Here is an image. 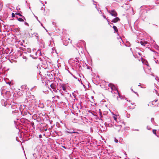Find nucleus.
<instances>
[{
	"instance_id": "nucleus-11",
	"label": "nucleus",
	"mask_w": 159,
	"mask_h": 159,
	"mask_svg": "<svg viewBox=\"0 0 159 159\" xmlns=\"http://www.w3.org/2000/svg\"><path fill=\"white\" fill-rule=\"evenodd\" d=\"M61 89H60L59 90L61 92V89H62L64 91H66V87L64 85H61Z\"/></svg>"
},
{
	"instance_id": "nucleus-1",
	"label": "nucleus",
	"mask_w": 159,
	"mask_h": 159,
	"mask_svg": "<svg viewBox=\"0 0 159 159\" xmlns=\"http://www.w3.org/2000/svg\"><path fill=\"white\" fill-rule=\"evenodd\" d=\"M57 85L58 84L56 82L50 84V87L52 89V91L55 93L57 92L58 90Z\"/></svg>"
},
{
	"instance_id": "nucleus-30",
	"label": "nucleus",
	"mask_w": 159,
	"mask_h": 159,
	"mask_svg": "<svg viewBox=\"0 0 159 159\" xmlns=\"http://www.w3.org/2000/svg\"><path fill=\"white\" fill-rule=\"evenodd\" d=\"M15 14L13 13H12V17H15Z\"/></svg>"
},
{
	"instance_id": "nucleus-29",
	"label": "nucleus",
	"mask_w": 159,
	"mask_h": 159,
	"mask_svg": "<svg viewBox=\"0 0 159 159\" xmlns=\"http://www.w3.org/2000/svg\"><path fill=\"white\" fill-rule=\"evenodd\" d=\"M147 129L148 130H150L151 129V128L149 126H148L147 127Z\"/></svg>"
},
{
	"instance_id": "nucleus-18",
	"label": "nucleus",
	"mask_w": 159,
	"mask_h": 159,
	"mask_svg": "<svg viewBox=\"0 0 159 159\" xmlns=\"http://www.w3.org/2000/svg\"><path fill=\"white\" fill-rule=\"evenodd\" d=\"M39 107H40L42 108H44V106L43 103H39Z\"/></svg>"
},
{
	"instance_id": "nucleus-5",
	"label": "nucleus",
	"mask_w": 159,
	"mask_h": 159,
	"mask_svg": "<svg viewBox=\"0 0 159 159\" xmlns=\"http://www.w3.org/2000/svg\"><path fill=\"white\" fill-rule=\"evenodd\" d=\"M151 68L150 67L148 66L145 69H144V71L146 73L150 74L152 76H153V73L151 72Z\"/></svg>"
},
{
	"instance_id": "nucleus-44",
	"label": "nucleus",
	"mask_w": 159,
	"mask_h": 159,
	"mask_svg": "<svg viewBox=\"0 0 159 159\" xmlns=\"http://www.w3.org/2000/svg\"><path fill=\"white\" fill-rule=\"evenodd\" d=\"M36 17V19H37V18H38L37 17Z\"/></svg>"
},
{
	"instance_id": "nucleus-31",
	"label": "nucleus",
	"mask_w": 159,
	"mask_h": 159,
	"mask_svg": "<svg viewBox=\"0 0 159 159\" xmlns=\"http://www.w3.org/2000/svg\"><path fill=\"white\" fill-rule=\"evenodd\" d=\"M24 23H25V25H27V26H29V24H28L27 23V22H24Z\"/></svg>"
},
{
	"instance_id": "nucleus-17",
	"label": "nucleus",
	"mask_w": 159,
	"mask_h": 159,
	"mask_svg": "<svg viewBox=\"0 0 159 159\" xmlns=\"http://www.w3.org/2000/svg\"><path fill=\"white\" fill-rule=\"evenodd\" d=\"M33 35L36 37V38L37 39H39V36L38 34L34 33L33 34Z\"/></svg>"
},
{
	"instance_id": "nucleus-36",
	"label": "nucleus",
	"mask_w": 159,
	"mask_h": 159,
	"mask_svg": "<svg viewBox=\"0 0 159 159\" xmlns=\"http://www.w3.org/2000/svg\"><path fill=\"white\" fill-rule=\"evenodd\" d=\"M131 90L132 91H133V92H134V93H136V92H134V91H133V89H132L131 88Z\"/></svg>"
},
{
	"instance_id": "nucleus-13",
	"label": "nucleus",
	"mask_w": 159,
	"mask_h": 159,
	"mask_svg": "<svg viewBox=\"0 0 159 159\" xmlns=\"http://www.w3.org/2000/svg\"><path fill=\"white\" fill-rule=\"evenodd\" d=\"M76 59V60L75 61V60H74V64H75V65L76 66H79L80 65L79 61L77 59Z\"/></svg>"
},
{
	"instance_id": "nucleus-2",
	"label": "nucleus",
	"mask_w": 159,
	"mask_h": 159,
	"mask_svg": "<svg viewBox=\"0 0 159 159\" xmlns=\"http://www.w3.org/2000/svg\"><path fill=\"white\" fill-rule=\"evenodd\" d=\"M106 9L107 11L112 16L114 17H116L117 16V14L115 10L110 11L108 10L107 8L106 7Z\"/></svg>"
},
{
	"instance_id": "nucleus-10",
	"label": "nucleus",
	"mask_w": 159,
	"mask_h": 159,
	"mask_svg": "<svg viewBox=\"0 0 159 159\" xmlns=\"http://www.w3.org/2000/svg\"><path fill=\"white\" fill-rule=\"evenodd\" d=\"M37 54H36L37 55L36 56V58L37 57H38L39 56H40L42 54H41V50L40 49L38 50L37 51Z\"/></svg>"
},
{
	"instance_id": "nucleus-39",
	"label": "nucleus",
	"mask_w": 159,
	"mask_h": 159,
	"mask_svg": "<svg viewBox=\"0 0 159 159\" xmlns=\"http://www.w3.org/2000/svg\"><path fill=\"white\" fill-rule=\"evenodd\" d=\"M47 102H50V101H49V100H47Z\"/></svg>"
},
{
	"instance_id": "nucleus-35",
	"label": "nucleus",
	"mask_w": 159,
	"mask_h": 159,
	"mask_svg": "<svg viewBox=\"0 0 159 159\" xmlns=\"http://www.w3.org/2000/svg\"><path fill=\"white\" fill-rule=\"evenodd\" d=\"M62 147L63 148H65V149H66L67 148V147H65V146H62Z\"/></svg>"
},
{
	"instance_id": "nucleus-46",
	"label": "nucleus",
	"mask_w": 159,
	"mask_h": 159,
	"mask_svg": "<svg viewBox=\"0 0 159 159\" xmlns=\"http://www.w3.org/2000/svg\"><path fill=\"white\" fill-rule=\"evenodd\" d=\"M138 54H139V55H140V53H139H139H138Z\"/></svg>"
},
{
	"instance_id": "nucleus-48",
	"label": "nucleus",
	"mask_w": 159,
	"mask_h": 159,
	"mask_svg": "<svg viewBox=\"0 0 159 159\" xmlns=\"http://www.w3.org/2000/svg\"><path fill=\"white\" fill-rule=\"evenodd\" d=\"M119 142H120V140L119 141Z\"/></svg>"
},
{
	"instance_id": "nucleus-4",
	"label": "nucleus",
	"mask_w": 159,
	"mask_h": 159,
	"mask_svg": "<svg viewBox=\"0 0 159 159\" xmlns=\"http://www.w3.org/2000/svg\"><path fill=\"white\" fill-rule=\"evenodd\" d=\"M109 86L111 88L112 90H114L115 91V92H114V93H116V92L119 94L118 91L117 89V88L114 84H109Z\"/></svg>"
},
{
	"instance_id": "nucleus-22",
	"label": "nucleus",
	"mask_w": 159,
	"mask_h": 159,
	"mask_svg": "<svg viewBox=\"0 0 159 159\" xmlns=\"http://www.w3.org/2000/svg\"><path fill=\"white\" fill-rule=\"evenodd\" d=\"M52 98H55L56 100H57V99H59V97L58 96H54V97H52Z\"/></svg>"
},
{
	"instance_id": "nucleus-23",
	"label": "nucleus",
	"mask_w": 159,
	"mask_h": 159,
	"mask_svg": "<svg viewBox=\"0 0 159 159\" xmlns=\"http://www.w3.org/2000/svg\"><path fill=\"white\" fill-rule=\"evenodd\" d=\"M158 101V99H156L152 101V103L153 105H155V103L157 102Z\"/></svg>"
},
{
	"instance_id": "nucleus-8",
	"label": "nucleus",
	"mask_w": 159,
	"mask_h": 159,
	"mask_svg": "<svg viewBox=\"0 0 159 159\" xmlns=\"http://www.w3.org/2000/svg\"><path fill=\"white\" fill-rule=\"evenodd\" d=\"M120 20V19L118 17H116L115 18H114L111 21V22H114V23H116Z\"/></svg>"
},
{
	"instance_id": "nucleus-37",
	"label": "nucleus",
	"mask_w": 159,
	"mask_h": 159,
	"mask_svg": "<svg viewBox=\"0 0 159 159\" xmlns=\"http://www.w3.org/2000/svg\"><path fill=\"white\" fill-rule=\"evenodd\" d=\"M103 18H104L106 19V16H104V15H103Z\"/></svg>"
},
{
	"instance_id": "nucleus-25",
	"label": "nucleus",
	"mask_w": 159,
	"mask_h": 159,
	"mask_svg": "<svg viewBox=\"0 0 159 159\" xmlns=\"http://www.w3.org/2000/svg\"><path fill=\"white\" fill-rule=\"evenodd\" d=\"M18 21H20V22L24 21L23 19L21 18H18Z\"/></svg>"
},
{
	"instance_id": "nucleus-45",
	"label": "nucleus",
	"mask_w": 159,
	"mask_h": 159,
	"mask_svg": "<svg viewBox=\"0 0 159 159\" xmlns=\"http://www.w3.org/2000/svg\"><path fill=\"white\" fill-rule=\"evenodd\" d=\"M136 130L137 131H139V130L138 129H136Z\"/></svg>"
},
{
	"instance_id": "nucleus-16",
	"label": "nucleus",
	"mask_w": 159,
	"mask_h": 159,
	"mask_svg": "<svg viewBox=\"0 0 159 159\" xmlns=\"http://www.w3.org/2000/svg\"><path fill=\"white\" fill-rule=\"evenodd\" d=\"M15 14L16 15H18L20 16H21L25 20H26V19L25 18V17L24 16H22L20 13H15Z\"/></svg>"
},
{
	"instance_id": "nucleus-47",
	"label": "nucleus",
	"mask_w": 159,
	"mask_h": 159,
	"mask_svg": "<svg viewBox=\"0 0 159 159\" xmlns=\"http://www.w3.org/2000/svg\"><path fill=\"white\" fill-rule=\"evenodd\" d=\"M39 21V23H41V22H40V21Z\"/></svg>"
},
{
	"instance_id": "nucleus-7",
	"label": "nucleus",
	"mask_w": 159,
	"mask_h": 159,
	"mask_svg": "<svg viewBox=\"0 0 159 159\" xmlns=\"http://www.w3.org/2000/svg\"><path fill=\"white\" fill-rule=\"evenodd\" d=\"M26 85H23L20 86V88L19 89L23 92L26 89Z\"/></svg>"
},
{
	"instance_id": "nucleus-15",
	"label": "nucleus",
	"mask_w": 159,
	"mask_h": 159,
	"mask_svg": "<svg viewBox=\"0 0 159 159\" xmlns=\"http://www.w3.org/2000/svg\"><path fill=\"white\" fill-rule=\"evenodd\" d=\"M11 108L12 109L15 110L14 111H12V112L16 111V105H12L11 106Z\"/></svg>"
},
{
	"instance_id": "nucleus-24",
	"label": "nucleus",
	"mask_w": 159,
	"mask_h": 159,
	"mask_svg": "<svg viewBox=\"0 0 159 159\" xmlns=\"http://www.w3.org/2000/svg\"><path fill=\"white\" fill-rule=\"evenodd\" d=\"M113 28L114 30L116 32L118 31V30H117V27L115 26L114 25L113 26Z\"/></svg>"
},
{
	"instance_id": "nucleus-19",
	"label": "nucleus",
	"mask_w": 159,
	"mask_h": 159,
	"mask_svg": "<svg viewBox=\"0 0 159 159\" xmlns=\"http://www.w3.org/2000/svg\"><path fill=\"white\" fill-rule=\"evenodd\" d=\"M151 122L154 125H156V123L154 121V118H152L151 119Z\"/></svg>"
},
{
	"instance_id": "nucleus-33",
	"label": "nucleus",
	"mask_w": 159,
	"mask_h": 159,
	"mask_svg": "<svg viewBox=\"0 0 159 159\" xmlns=\"http://www.w3.org/2000/svg\"><path fill=\"white\" fill-rule=\"evenodd\" d=\"M28 52H31V51L30 49V48H28Z\"/></svg>"
},
{
	"instance_id": "nucleus-42",
	"label": "nucleus",
	"mask_w": 159,
	"mask_h": 159,
	"mask_svg": "<svg viewBox=\"0 0 159 159\" xmlns=\"http://www.w3.org/2000/svg\"><path fill=\"white\" fill-rule=\"evenodd\" d=\"M61 94L62 95H63V94H62V93L61 92Z\"/></svg>"
},
{
	"instance_id": "nucleus-20",
	"label": "nucleus",
	"mask_w": 159,
	"mask_h": 159,
	"mask_svg": "<svg viewBox=\"0 0 159 159\" xmlns=\"http://www.w3.org/2000/svg\"><path fill=\"white\" fill-rule=\"evenodd\" d=\"M33 156L34 158H37L38 156V153H34L33 154Z\"/></svg>"
},
{
	"instance_id": "nucleus-28",
	"label": "nucleus",
	"mask_w": 159,
	"mask_h": 159,
	"mask_svg": "<svg viewBox=\"0 0 159 159\" xmlns=\"http://www.w3.org/2000/svg\"><path fill=\"white\" fill-rule=\"evenodd\" d=\"M114 141L115 142L117 143L118 142V140L116 138H115L114 139Z\"/></svg>"
},
{
	"instance_id": "nucleus-41",
	"label": "nucleus",
	"mask_w": 159,
	"mask_h": 159,
	"mask_svg": "<svg viewBox=\"0 0 159 159\" xmlns=\"http://www.w3.org/2000/svg\"><path fill=\"white\" fill-rule=\"evenodd\" d=\"M1 93L2 94H3V93H2V91H1Z\"/></svg>"
},
{
	"instance_id": "nucleus-9",
	"label": "nucleus",
	"mask_w": 159,
	"mask_h": 159,
	"mask_svg": "<svg viewBox=\"0 0 159 159\" xmlns=\"http://www.w3.org/2000/svg\"><path fill=\"white\" fill-rule=\"evenodd\" d=\"M121 127L122 126L121 125L116 126L115 129L119 132L121 129Z\"/></svg>"
},
{
	"instance_id": "nucleus-34",
	"label": "nucleus",
	"mask_w": 159,
	"mask_h": 159,
	"mask_svg": "<svg viewBox=\"0 0 159 159\" xmlns=\"http://www.w3.org/2000/svg\"><path fill=\"white\" fill-rule=\"evenodd\" d=\"M39 138H42V135L41 134H39Z\"/></svg>"
},
{
	"instance_id": "nucleus-40",
	"label": "nucleus",
	"mask_w": 159,
	"mask_h": 159,
	"mask_svg": "<svg viewBox=\"0 0 159 159\" xmlns=\"http://www.w3.org/2000/svg\"><path fill=\"white\" fill-rule=\"evenodd\" d=\"M107 21H108V24H110V23L109 22V21H108V20H107Z\"/></svg>"
},
{
	"instance_id": "nucleus-43",
	"label": "nucleus",
	"mask_w": 159,
	"mask_h": 159,
	"mask_svg": "<svg viewBox=\"0 0 159 159\" xmlns=\"http://www.w3.org/2000/svg\"><path fill=\"white\" fill-rule=\"evenodd\" d=\"M140 83H139V86H140Z\"/></svg>"
},
{
	"instance_id": "nucleus-32",
	"label": "nucleus",
	"mask_w": 159,
	"mask_h": 159,
	"mask_svg": "<svg viewBox=\"0 0 159 159\" xmlns=\"http://www.w3.org/2000/svg\"><path fill=\"white\" fill-rule=\"evenodd\" d=\"M23 59H25L26 60L27 59V58L26 57V56H23Z\"/></svg>"
},
{
	"instance_id": "nucleus-3",
	"label": "nucleus",
	"mask_w": 159,
	"mask_h": 159,
	"mask_svg": "<svg viewBox=\"0 0 159 159\" xmlns=\"http://www.w3.org/2000/svg\"><path fill=\"white\" fill-rule=\"evenodd\" d=\"M140 43L142 46L144 47H148L149 46L148 42L144 39H141Z\"/></svg>"
},
{
	"instance_id": "nucleus-26",
	"label": "nucleus",
	"mask_w": 159,
	"mask_h": 159,
	"mask_svg": "<svg viewBox=\"0 0 159 159\" xmlns=\"http://www.w3.org/2000/svg\"><path fill=\"white\" fill-rule=\"evenodd\" d=\"M117 116L116 115H114V116H113L114 120H115L116 122L117 121Z\"/></svg>"
},
{
	"instance_id": "nucleus-27",
	"label": "nucleus",
	"mask_w": 159,
	"mask_h": 159,
	"mask_svg": "<svg viewBox=\"0 0 159 159\" xmlns=\"http://www.w3.org/2000/svg\"><path fill=\"white\" fill-rule=\"evenodd\" d=\"M156 129H153L152 130V132H153V133L154 134H156Z\"/></svg>"
},
{
	"instance_id": "nucleus-21",
	"label": "nucleus",
	"mask_w": 159,
	"mask_h": 159,
	"mask_svg": "<svg viewBox=\"0 0 159 159\" xmlns=\"http://www.w3.org/2000/svg\"><path fill=\"white\" fill-rule=\"evenodd\" d=\"M67 133L70 134H75V133H78L77 132L75 131H67Z\"/></svg>"
},
{
	"instance_id": "nucleus-6",
	"label": "nucleus",
	"mask_w": 159,
	"mask_h": 159,
	"mask_svg": "<svg viewBox=\"0 0 159 159\" xmlns=\"http://www.w3.org/2000/svg\"><path fill=\"white\" fill-rule=\"evenodd\" d=\"M37 54V51H36V49H34L31 52V54L30 56L33 58H36Z\"/></svg>"
},
{
	"instance_id": "nucleus-14",
	"label": "nucleus",
	"mask_w": 159,
	"mask_h": 159,
	"mask_svg": "<svg viewBox=\"0 0 159 159\" xmlns=\"http://www.w3.org/2000/svg\"><path fill=\"white\" fill-rule=\"evenodd\" d=\"M152 7L148 6L147 7H146V8H145L144 9V10L145 11H146L147 10H150L151 9H152Z\"/></svg>"
},
{
	"instance_id": "nucleus-12",
	"label": "nucleus",
	"mask_w": 159,
	"mask_h": 159,
	"mask_svg": "<svg viewBox=\"0 0 159 159\" xmlns=\"http://www.w3.org/2000/svg\"><path fill=\"white\" fill-rule=\"evenodd\" d=\"M39 45L42 48H43L45 47L44 43L43 41L40 42Z\"/></svg>"
},
{
	"instance_id": "nucleus-38",
	"label": "nucleus",
	"mask_w": 159,
	"mask_h": 159,
	"mask_svg": "<svg viewBox=\"0 0 159 159\" xmlns=\"http://www.w3.org/2000/svg\"><path fill=\"white\" fill-rule=\"evenodd\" d=\"M41 25H42V26L43 27H44V28H45L44 27L43 25V24H42V23H41Z\"/></svg>"
}]
</instances>
